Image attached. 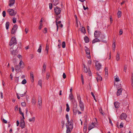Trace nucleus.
<instances>
[{
    "label": "nucleus",
    "instance_id": "1",
    "mask_svg": "<svg viewBox=\"0 0 133 133\" xmlns=\"http://www.w3.org/2000/svg\"><path fill=\"white\" fill-rule=\"evenodd\" d=\"M67 123H66L65 125L66 127H69L71 129H73V120L71 119L70 121H69V122H67Z\"/></svg>",
    "mask_w": 133,
    "mask_h": 133
},
{
    "label": "nucleus",
    "instance_id": "2",
    "mask_svg": "<svg viewBox=\"0 0 133 133\" xmlns=\"http://www.w3.org/2000/svg\"><path fill=\"white\" fill-rule=\"evenodd\" d=\"M118 89L117 92V96H119L121 95L122 91V89L121 88V84H120L118 86Z\"/></svg>",
    "mask_w": 133,
    "mask_h": 133
},
{
    "label": "nucleus",
    "instance_id": "3",
    "mask_svg": "<svg viewBox=\"0 0 133 133\" xmlns=\"http://www.w3.org/2000/svg\"><path fill=\"white\" fill-rule=\"evenodd\" d=\"M17 41L16 38L14 37H12L10 42L9 45L11 46L13 44H17Z\"/></svg>",
    "mask_w": 133,
    "mask_h": 133
},
{
    "label": "nucleus",
    "instance_id": "4",
    "mask_svg": "<svg viewBox=\"0 0 133 133\" xmlns=\"http://www.w3.org/2000/svg\"><path fill=\"white\" fill-rule=\"evenodd\" d=\"M54 10L56 14L57 15L60 14L61 12V9L58 6L54 8Z\"/></svg>",
    "mask_w": 133,
    "mask_h": 133
},
{
    "label": "nucleus",
    "instance_id": "5",
    "mask_svg": "<svg viewBox=\"0 0 133 133\" xmlns=\"http://www.w3.org/2000/svg\"><path fill=\"white\" fill-rule=\"evenodd\" d=\"M9 15L11 16H15L16 14V13L15 12L14 10L12 9H9L7 10Z\"/></svg>",
    "mask_w": 133,
    "mask_h": 133
},
{
    "label": "nucleus",
    "instance_id": "6",
    "mask_svg": "<svg viewBox=\"0 0 133 133\" xmlns=\"http://www.w3.org/2000/svg\"><path fill=\"white\" fill-rule=\"evenodd\" d=\"M85 51L86 54L87 55V57L89 59L91 58V56L90 54V51L89 49L86 46L85 47Z\"/></svg>",
    "mask_w": 133,
    "mask_h": 133
},
{
    "label": "nucleus",
    "instance_id": "7",
    "mask_svg": "<svg viewBox=\"0 0 133 133\" xmlns=\"http://www.w3.org/2000/svg\"><path fill=\"white\" fill-rule=\"evenodd\" d=\"M96 68L97 70H98L101 67V64L98 61H96Z\"/></svg>",
    "mask_w": 133,
    "mask_h": 133
},
{
    "label": "nucleus",
    "instance_id": "8",
    "mask_svg": "<svg viewBox=\"0 0 133 133\" xmlns=\"http://www.w3.org/2000/svg\"><path fill=\"white\" fill-rule=\"evenodd\" d=\"M17 28V26L16 25H14L11 30V33L12 34H14L16 32Z\"/></svg>",
    "mask_w": 133,
    "mask_h": 133
},
{
    "label": "nucleus",
    "instance_id": "9",
    "mask_svg": "<svg viewBox=\"0 0 133 133\" xmlns=\"http://www.w3.org/2000/svg\"><path fill=\"white\" fill-rule=\"evenodd\" d=\"M127 116L126 114L123 113L120 115V118L121 120H125Z\"/></svg>",
    "mask_w": 133,
    "mask_h": 133
},
{
    "label": "nucleus",
    "instance_id": "10",
    "mask_svg": "<svg viewBox=\"0 0 133 133\" xmlns=\"http://www.w3.org/2000/svg\"><path fill=\"white\" fill-rule=\"evenodd\" d=\"M101 32L99 31H95L94 33V36L95 37L98 38L99 37Z\"/></svg>",
    "mask_w": 133,
    "mask_h": 133
},
{
    "label": "nucleus",
    "instance_id": "11",
    "mask_svg": "<svg viewBox=\"0 0 133 133\" xmlns=\"http://www.w3.org/2000/svg\"><path fill=\"white\" fill-rule=\"evenodd\" d=\"M100 73V74L98 73H97V77L96 78V79L97 82L102 80V77L101 76V73Z\"/></svg>",
    "mask_w": 133,
    "mask_h": 133
},
{
    "label": "nucleus",
    "instance_id": "12",
    "mask_svg": "<svg viewBox=\"0 0 133 133\" xmlns=\"http://www.w3.org/2000/svg\"><path fill=\"white\" fill-rule=\"evenodd\" d=\"M79 105L82 111H83L84 109V105L82 101L79 102Z\"/></svg>",
    "mask_w": 133,
    "mask_h": 133
},
{
    "label": "nucleus",
    "instance_id": "13",
    "mask_svg": "<svg viewBox=\"0 0 133 133\" xmlns=\"http://www.w3.org/2000/svg\"><path fill=\"white\" fill-rule=\"evenodd\" d=\"M25 126V122L24 120L21 119V122L20 125V126L22 128H24Z\"/></svg>",
    "mask_w": 133,
    "mask_h": 133
},
{
    "label": "nucleus",
    "instance_id": "14",
    "mask_svg": "<svg viewBox=\"0 0 133 133\" xmlns=\"http://www.w3.org/2000/svg\"><path fill=\"white\" fill-rule=\"evenodd\" d=\"M11 54L14 56L16 55L17 54V52L16 51L14 50L12 48L10 49Z\"/></svg>",
    "mask_w": 133,
    "mask_h": 133
},
{
    "label": "nucleus",
    "instance_id": "15",
    "mask_svg": "<svg viewBox=\"0 0 133 133\" xmlns=\"http://www.w3.org/2000/svg\"><path fill=\"white\" fill-rule=\"evenodd\" d=\"M95 127V125L94 123H92L91 124H89V127L88 128V130L90 131L92 129L94 128Z\"/></svg>",
    "mask_w": 133,
    "mask_h": 133
},
{
    "label": "nucleus",
    "instance_id": "16",
    "mask_svg": "<svg viewBox=\"0 0 133 133\" xmlns=\"http://www.w3.org/2000/svg\"><path fill=\"white\" fill-rule=\"evenodd\" d=\"M42 103V98L41 97H39L38 98V104L39 105V108H41Z\"/></svg>",
    "mask_w": 133,
    "mask_h": 133
},
{
    "label": "nucleus",
    "instance_id": "17",
    "mask_svg": "<svg viewBox=\"0 0 133 133\" xmlns=\"http://www.w3.org/2000/svg\"><path fill=\"white\" fill-rule=\"evenodd\" d=\"M69 97L70 101L72 102H74V96L72 95V92H71L70 94L69 95Z\"/></svg>",
    "mask_w": 133,
    "mask_h": 133
},
{
    "label": "nucleus",
    "instance_id": "18",
    "mask_svg": "<svg viewBox=\"0 0 133 133\" xmlns=\"http://www.w3.org/2000/svg\"><path fill=\"white\" fill-rule=\"evenodd\" d=\"M15 0H9V5L11 7L15 3Z\"/></svg>",
    "mask_w": 133,
    "mask_h": 133
},
{
    "label": "nucleus",
    "instance_id": "19",
    "mask_svg": "<svg viewBox=\"0 0 133 133\" xmlns=\"http://www.w3.org/2000/svg\"><path fill=\"white\" fill-rule=\"evenodd\" d=\"M66 133H71L72 129H71V128H70L69 127H66Z\"/></svg>",
    "mask_w": 133,
    "mask_h": 133
},
{
    "label": "nucleus",
    "instance_id": "20",
    "mask_svg": "<svg viewBox=\"0 0 133 133\" xmlns=\"http://www.w3.org/2000/svg\"><path fill=\"white\" fill-rule=\"evenodd\" d=\"M95 39H94L92 41V43H94L95 42H99L100 41V40L98 39L97 38L95 37Z\"/></svg>",
    "mask_w": 133,
    "mask_h": 133
},
{
    "label": "nucleus",
    "instance_id": "21",
    "mask_svg": "<svg viewBox=\"0 0 133 133\" xmlns=\"http://www.w3.org/2000/svg\"><path fill=\"white\" fill-rule=\"evenodd\" d=\"M24 65V63L22 61V59H21L20 60V62L19 63V65L20 67L22 68L23 67V65Z\"/></svg>",
    "mask_w": 133,
    "mask_h": 133
},
{
    "label": "nucleus",
    "instance_id": "22",
    "mask_svg": "<svg viewBox=\"0 0 133 133\" xmlns=\"http://www.w3.org/2000/svg\"><path fill=\"white\" fill-rule=\"evenodd\" d=\"M115 107L116 108H118L119 107V103L117 102H115L114 103Z\"/></svg>",
    "mask_w": 133,
    "mask_h": 133
},
{
    "label": "nucleus",
    "instance_id": "23",
    "mask_svg": "<svg viewBox=\"0 0 133 133\" xmlns=\"http://www.w3.org/2000/svg\"><path fill=\"white\" fill-rule=\"evenodd\" d=\"M77 105L75 107H74L73 108V112L74 114L75 115L76 114L77 111Z\"/></svg>",
    "mask_w": 133,
    "mask_h": 133
},
{
    "label": "nucleus",
    "instance_id": "24",
    "mask_svg": "<svg viewBox=\"0 0 133 133\" xmlns=\"http://www.w3.org/2000/svg\"><path fill=\"white\" fill-rule=\"evenodd\" d=\"M58 3V0H53V4L54 5L56 6Z\"/></svg>",
    "mask_w": 133,
    "mask_h": 133
},
{
    "label": "nucleus",
    "instance_id": "25",
    "mask_svg": "<svg viewBox=\"0 0 133 133\" xmlns=\"http://www.w3.org/2000/svg\"><path fill=\"white\" fill-rule=\"evenodd\" d=\"M84 40L86 43H88L89 42V38L87 36L85 37L84 38Z\"/></svg>",
    "mask_w": 133,
    "mask_h": 133
},
{
    "label": "nucleus",
    "instance_id": "26",
    "mask_svg": "<svg viewBox=\"0 0 133 133\" xmlns=\"http://www.w3.org/2000/svg\"><path fill=\"white\" fill-rule=\"evenodd\" d=\"M115 81L116 82H118L120 81V80L119 79V77L117 76H116L114 77Z\"/></svg>",
    "mask_w": 133,
    "mask_h": 133
},
{
    "label": "nucleus",
    "instance_id": "27",
    "mask_svg": "<svg viewBox=\"0 0 133 133\" xmlns=\"http://www.w3.org/2000/svg\"><path fill=\"white\" fill-rule=\"evenodd\" d=\"M46 65L45 63H44L43 66V70H42L43 72L45 73V71Z\"/></svg>",
    "mask_w": 133,
    "mask_h": 133
},
{
    "label": "nucleus",
    "instance_id": "28",
    "mask_svg": "<svg viewBox=\"0 0 133 133\" xmlns=\"http://www.w3.org/2000/svg\"><path fill=\"white\" fill-rule=\"evenodd\" d=\"M131 85L133 90V74H132L131 78Z\"/></svg>",
    "mask_w": 133,
    "mask_h": 133
},
{
    "label": "nucleus",
    "instance_id": "29",
    "mask_svg": "<svg viewBox=\"0 0 133 133\" xmlns=\"http://www.w3.org/2000/svg\"><path fill=\"white\" fill-rule=\"evenodd\" d=\"M9 23L8 22H7L5 24V27L6 30L9 29Z\"/></svg>",
    "mask_w": 133,
    "mask_h": 133
},
{
    "label": "nucleus",
    "instance_id": "30",
    "mask_svg": "<svg viewBox=\"0 0 133 133\" xmlns=\"http://www.w3.org/2000/svg\"><path fill=\"white\" fill-rule=\"evenodd\" d=\"M84 65V72L85 73H87L88 72L89 70H88L87 68V67L85 66V65Z\"/></svg>",
    "mask_w": 133,
    "mask_h": 133
},
{
    "label": "nucleus",
    "instance_id": "31",
    "mask_svg": "<svg viewBox=\"0 0 133 133\" xmlns=\"http://www.w3.org/2000/svg\"><path fill=\"white\" fill-rule=\"evenodd\" d=\"M42 50V46L41 45H40L38 49L37 50V51L39 53L41 52Z\"/></svg>",
    "mask_w": 133,
    "mask_h": 133
},
{
    "label": "nucleus",
    "instance_id": "32",
    "mask_svg": "<svg viewBox=\"0 0 133 133\" xmlns=\"http://www.w3.org/2000/svg\"><path fill=\"white\" fill-rule=\"evenodd\" d=\"M29 121L30 122H34L35 121V117H32V118H30L29 119Z\"/></svg>",
    "mask_w": 133,
    "mask_h": 133
},
{
    "label": "nucleus",
    "instance_id": "33",
    "mask_svg": "<svg viewBox=\"0 0 133 133\" xmlns=\"http://www.w3.org/2000/svg\"><path fill=\"white\" fill-rule=\"evenodd\" d=\"M30 77L31 78V80L32 82H33L34 81V75L32 73H31Z\"/></svg>",
    "mask_w": 133,
    "mask_h": 133
},
{
    "label": "nucleus",
    "instance_id": "34",
    "mask_svg": "<svg viewBox=\"0 0 133 133\" xmlns=\"http://www.w3.org/2000/svg\"><path fill=\"white\" fill-rule=\"evenodd\" d=\"M58 19H57V18H56V21H55V22H56V26H57V31H58V22H57V21H58Z\"/></svg>",
    "mask_w": 133,
    "mask_h": 133
},
{
    "label": "nucleus",
    "instance_id": "35",
    "mask_svg": "<svg viewBox=\"0 0 133 133\" xmlns=\"http://www.w3.org/2000/svg\"><path fill=\"white\" fill-rule=\"evenodd\" d=\"M116 60L117 61H119V59H120L119 55L118 53H117V55H116Z\"/></svg>",
    "mask_w": 133,
    "mask_h": 133
},
{
    "label": "nucleus",
    "instance_id": "36",
    "mask_svg": "<svg viewBox=\"0 0 133 133\" xmlns=\"http://www.w3.org/2000/svg\"><path fill=\"white\" fill-rule=\"evenodd\" d=\"M99 110L100 113H101L104 116V112H102V110L101 107L99 109Z\"/></svg>",
    "mask_w": 133,
    "mask_h": 133
},
{
    "label": "nucleus",
    "instance_id": "37",
    "mask_svg": "<svg viewBox=\"0 0 133 133\" xmlns=\"http://www.w3.org/2000/svg\"><path fill=\"white\" fill-rule=\"evenodd\" d=\"M117 14L118 17L119 18L121 16L122 12L121 11H118L117 12Z\"/></svg>",
    "mask_w": 133,
    "mask_h": 133
},
{
    "label": "nucleus",
    "instance_id": "38",
    "mask_svg": "<svg viewBox=\"0 0 133 133\" xmlns=\"http://www.w3.org/2000/svg\"><path fill=\"white\" fill-rule=\"evenodd\" d=\"M77 98L78 100V102L82 101L81 100V98L80 95H77Z\"/></svg>",
    "mask_w": 133,
    "mask_h": 133
},
{
    "label": "nucleus",
    "instance_id": "39",
    "mask_svg": "<svg viewBox=\"0 0 133 133\" xmlns=\"http://www.w3.org/2000/svg\"><path fill=\"white\" fill-rule=\"evenodd\" d=\"M38 84L40 85L41 87H42V80H41L40 79L38 81Z\"/></svg>",
    "mask_w": 133,
    "mask_h": 133
},
{
    "label": "nucleus",
    "instance_id": "40",
    "mask_svg": "<svg viewBox=\"0 0 133 133\" xmlns=\"http://www.w3.org/2000/svg\"><path fill=\"white\" fill-rule=\"evenodd\" d=\"M81 31L83 33H85V28L84 27H83L82 28L81 30Z\"/></svg>",
    "mask_w": 133,
    "mask_h": 133
},
{
    "label": "nucleus",
    "instance_id": "41",
    "mask_svg": "<svg viewBox=\"0 0 133 133\" xmlns=\"http://www.w3.org/2000/svg\"><path fill=\"white\" fill-rule=\"evenodd\" d=\"M36 101L35 99L32 98V104L35 105L36 103Z\"/></svg>",
    "mask_w": 133,
    "mask_h": 133
},
{
    "label": "nucleus",
    "instance_id": "42",
    "mask_svg": "<svg viewBox=\"0 0 133 133\" xmlns=\"http://www.w3.org/2000/svg\"><path fill=\"white\" fill-rule=\"evenodd\" d=\"M91 63V60H89L88 62V67L90 65Z\"/></svg>",
    "mask_w": 133,
    "mask_h": 133
},
{
    "label": "nucleus",
    "instance_id": "43",
    "mask_svg": "<svg viewBox=\"0 0 133 133\" xmlns=\"http://www.w3.org/2000/svg\"><path fill=\"white\" fill-rule=\"evenodd\" d=\"M61 124L62 126V128H63V127H64L65 125V122L64 121H62L61 122Z\"/></svg>",
    "mask_w": 133,
    "mask_h": 133
},
{
    "label": "nucleus",
    "instance_id": "44",
    "mask_svg": "<svg viewBox=\"0 0 133 133\" xmlns=\"http://www.w3.org/2000/svg\"><path fill=\"white\" fill-rule=\"evenodd\" d=\"M26 83V81L25 79H24L23 80L22 82V84H25Z\"/></svg>",
    "mask_w": 133,
    "mask_h": 133
},
{
    "label": "nucleus",
    "instance_id": "45",
    "mask_svg": "<svg viewBox=\"0 0 133 133\" xmlns=\"http://www.w3.org/2000/svg\"><path fill=\"white\" fill-rule=\"evenodd\" d=\"M87 127L84 126L83 131L84 132L86 133L87 131Z\"/></svg>",
    "mask_w": 133,
    "mask_h": 133
},
{
    "label": "nucleus",
    "instance_id": "46",
    "mask_svg": "<svg viewBox=\"0 0 133 133\" xmlns=\"http://www.w3.org/2000/svg\"><path fill=\"white\" fill-rule=\"evenodd\" d=\"M62 47L63 48H64L65 46V42H63L62 44Z\"/></svg>",
    "mask_w": 133,
    "mask_h": 133
},
{
    "label": "nucleus",
    "instance_id": "47",
    "mask_svg": "<svg viewBox=\"0 0 133 133\" xmlns=\"http://www.w3.org/2000/svg\"><path fill=\"white\" fill-rule=\"evenodd\" d=\"M47 29L46 28H45L44 29V30L43 31V32L44 34H46L47 33Z\"/></svg>",
    "mask_w": 133,
    "mask_h": 133
},
{
    "label": "nucleus",
    "instance_id": "48",
    "mask_svg": "<svg viewBox=\"0 0 133 133\" xmlns=\"http://www.w3.org/2000/svg\"><path fill=\"white\" fill-rule=\"evenodd\" d=\"M49 49V45L47 44H46V48H45V50H48Z\"/></svg>",
    "mask_w": 133,
    "mask_h": 133
},
{
    "label": "nucleus",
    "instance_id": "49",
    "mask_svg": "<svg viewBox=\"0 0 133 133\" xmlns=\"http://www.w3.org/2000/svg\"><path fill=\"white\" fill-rule=\"evenodd\" d=\"M50 74L49 72H47L46 74V79H48L49 77Z\"/></svg>",
    "mask_w": 133,
    "mask_h": 133
},
{
    "label": "nucleus",
    "instance_id": "50",
    "mask_svg": "<svg viewBox=\"0 0 133 133\" xmlns=\"http://www.w3.org/2000/svg\"><path fill=\"white\" fill-rule=\"evenodd\" d=\"M21 104L23 107H25L26 106V103L25 102H22L21 103Z\"/></svg>",
    "mask_w": 133,
    "mask_h": 133
},
{
    "label": "nucleus",
    "instance_id": "51",
    "mask_svg": "<svg viewBox=\"0 0 133 133\" xmlns=\"http://www.w3.org/2000/svg\"><path fill=\"white\" fill-rule=\"evenodd\" d=\"M2 15L3 17H5L6 16V12L5 11H3L2 12Z\"/></svg>",
    "mask_w": 133,
    "mask_h": 133
},
{
    "label": "nucleus",
    "instance_id": "52",
    "mask_svg": "<svg viewBox=\"0 0 133 133\" xmlns=\"http://www.w3.org/2000/svg\"><path fill=\"white\" fill-rule=\"evenodd\" d=\"M42 26H43V25L42 24V23H40V25L38 29L39 30H41L42 27Z\"/></svg>",
    "mask_w": 133,
    "mask_h": 133
},
{
    "label": "nucleus",
    "instance_id": "53",
    "mask_svg": "<svg viewBox=\"0 0 133 133\" xmlns=\"http://www.w3.org/2000/svg\"><path fill=\"white\" fill-rule=\"evenodd\" d=\"M66 118V119L67 122H69V116L68 114H66V115L65 116Z\"/></svg>",
    "mask_w": 133,
    "mask_h": 133
},
{
    "label": "nucleus",
    "instance_id": "54",
    "mask_svg": "<svg viewBox=\"0 0 133 133\" xmlns=\"http://www.w3.org/2000/svg\"><path fill=\"white\" fill-rule=\"evenodd\" d=\"M105 75H108V69L107 67H105Z\"/></svg>",
    "mask_w": 133,
    "mask_h": 133
},
{
    "label": "nucleus",
    "instance_id": "55",
    "mask_svg": "<svg viewBox=\"0 0 133 133\" xmlns=\"http://www.w3.org/2000/svg\"><path fill=\"white\" fill-rule=\"evenodd\" d=\"M91 95H92V96L93 97L94 99L96 101V100L95 96L94 95V93L93 92H91Z\"/></svg>",
    "mask_w": 133,
    "mask_h": 133
},
{
    "label": "nucleus",
    "instance_id": "56",
    "mask_svg": "<svg viewBox=\"0 0 133 133\" xmlns=\"http://www.w3.org/2000/svg\"><path fill=\"white\" fill-rule=\"evenodd\" d=\"M119 127L120 128H122L123 127V122H121L120 125Z\"/></svg>",
    "mask_w": 133,
    "mask_h": 133
},
{
    "label": "nucleus",
    "instance_id": "57",
    "mask_svg": "<svg viewBox=\"0 0 133 133\" xmlns=\"http://www.w3.org/2000/svg\"><path fill=\"white\" fill-rule=\"evenodd\" d=\"M13 22L14 23H15L16 22V19L15 18L13 17Z\"/></svg>",
    "mask_w": 133,
    "mask_h": 133
},
{
    "label": "nucleus",
    "instance_id": "58",
    "mask_svg": "<svg viewBox=\"0 0 133 133\" xmlns=\"http://www.w3.org/2000/svg\"><path fill=\"white\" fill-rule=\"evenodd\" d=\"M81 79L82 80V84H84V80H83V75L81 74Z\"/></svg>",
    "mask_w": 133,
    "mask_h": 133
},
{
    "label": "nucleus",
    "instance_id": "59",
    "mask_svg": "<svg viewBox=\"0 0 133 133\" xmlns=\"http://www.w3.org/2000/svg\"><path fill=\"white\" fill-rule=\"evenodd\" d=\"M49 7L50 9H52V4L51 3H50L49 4Z\"/></svg>",
    "mask_w": 133,
    "mask_h": 133
},
{
    "label": "nucleus",
    "instance_id": "60",
    "mask_svg": "<svg viewBox=\"0 0 133 133\" xmlns=\"http://www.w3.org/2000/svg\"><path fill=\"white\" fill-rule=\"evenodd\" d=\"M110 23H111L112 22V17L111 16H110Z\"/></svg>",
    "mask_w": 133,
    "mask_h": 133
},
{
    "label": "nucleus",
    "instance_id": "61",
    "mask_svg": "<svg viewBox=\"0 0 133 133\" xmlns=\"http://www.w3.org/2000/svg\"><path fill=\"white\" fill-rule=\"evenodd\" d=\"M127 69V66L126 65H125L124 66V71L125 72H126Z\"/></svg>",
    "mask_w": 133,
    "mask_h": 133
},
{
    "label": "nucleus",
    "instance_id": "62",
    "mask_svg": "<svg viewBox=\"0 0 133 133\" xmlns=\"http://www.w3.org/2000/svg\"><path fill=\"white\" fill-rule=\"evenodd\" d=\"M15 70H18V69H19V66L18 65H16L15 66Z\"/></svg>",
    "mask_w": 133,
    "mask_h": 133
},
{
    "label": "nucleus",
    "instance_id": "63",
    "mask_svg": "<svg viewBox=\"0 0 133 133\" xmlns=\"http://www.w3.org/2000/svg\"><path fill=\"white\" fill-rule=\"evenodd\" d=\"M87 121L86 120L84 123V126L87 127Z\"/></svg>",
    "mask_w": 133,
    "mask_h": 133
},
{
    "label": "nucleus",
    "instance_id": "64",
    "mask_svg": "<svg viewBox=\"0 0 133 133\" xmlns=\"http://www.w3.org/2000/svg\"><path fill=\"white\" fill-rule=\"evenodd\" d=\"M63 77L64 79H65L66 78V75L64 73H63Z\"/></svg>",
    "mask_w": 133,
    "mask_h": 133
}]
</instances>
